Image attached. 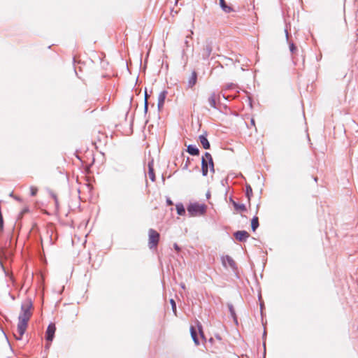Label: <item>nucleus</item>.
<instances>
[{
  "label": "nucleus",
  "instance_id": "nucleus-1",
  "mask_svg": "<svg viewBox=\"0 0 358 358\" xmlns=\"http://www.w3.org/2000/svg\"><path fill=\"white\" fill-rule=\"evenodd\" d=\"M32 308L33 303L31 299L29 298L26 299L21 304L17 324L18 336L15 334V337L17 340H21L22 336L26 331L28 326V322L32 316Z\"/></svg>",
  "mask_w": 358,
  "mask_h": 358
},
{
  "label": "nucleus",
  "instance_id": "nucleus-2",
  "mask_svg": "<svg viewBox=\"0 0 358 358\" xmlns=\"http://www.w3.org/2000/svg\"><path fill=\"white\" fill-rule=\"evenodd\" d=\"M206 206L205 204H199L198 203H190L187 209L191 216L201 215L206 211Z\"/></svg>",
  "mask_w": 358,
  "mask_h": 358
},
{
  "label": "nucleus",
  "instance_id": "nucleus-3",
  "mask_svg": "<svg viewBox=\"0 0 358 358\" xmlns=\"http://www.w3.org/2000/svg\"><path fill=\"white\" fill-rule=\"evenodd\" d=\"M148 247L150 249L155 248L157 247L160 234L156 230L150 229L148 231Z\"/></svg>",
  "mask_w": 358,
  "mask_h": 358
},
{
  "label": "nucleus",
  "instance_id": "nucleus-4",
  "mask_svg": "<svg viewBox=\"0 0 358 358\" xmlns=\"http://www.w3.org/2000/svg\"><path fill=\"white\" fill-rule=\"evenodd\" d=\"M55 324L52 322L50 323L45 331V340L47 342L51 343L53 341L55 338Z\"/></svg>",
  "mask_w": 358,
  "mask_h": 358
},
{
  "label": "nucleus",
  "instance_id": "nucleus-5",
  "mask_svg": "<svg viewBox=\"0 0 358 358\" xmlns=\"http://www.w3.org/2000/svg\"><path fill=\"white\" fill-rule=\"evenodd\" d=\"M222 263L224 267H227V264H228L233 271H235L237 270V266L235 261L229 255L222 257Z\"/></svg>",
  "mask_w": 358,
  "mask_h": 358
},
{
  "label": "nucleus",
  "instance_id": "nucleus-6",
  "mask_svg": "<svg viewBox=\"0 0 358 358\" xmlns=\"http://www.w3.org/2000/svg\"><path fill=\"white\" fill-rule=\"evenodd\" d=\"M213 51L212 42L207 41L202 50V59L203 60L208 59L210 56Z\"/></svg>",
  "mask_w": 358,
  "mask_h": 358
},
{
  "label": "nucleus",
  "instance_id": "nucleus-7",
  "mask_svg": "<svg viewBox=\"0 0 358 358\" xmlns=\"http://www.w3.org/2000/svg\"><path fill=\"white\" fill-rule=\"evenodd\" d=\"M234 236L236 240L240 242H245L248 238L250 236V234L248 231L245 230L236 231L234 233Z\"/></svg>",
  "mask_w": 358,
  "mask_h": 358
},
{
  "label": "nucleus",
  "instance_id": "nucleus-8",
  "mask_svg": "<svg viewBox=\"0 0 358 358\" xmlns=\"http://www.w3.org/2000/svg\"><path fill=\"white\" fill-rule=\"evenodd\" d=\"M201 144L205 150L210 148V144L207 138V131H204L203 134L199 136Z\"/></svg>",
  "mask_w": 358,
  "mask_h": 358
},
{
  "label": "nucleus",
  "instance_id": "nucleus-9",
  "mask_svg": "<svg viewBox=\"0 0 358 358\" xmlns=\"http://www.w3.org/2000/svg\"><path fill=\"white\" fill-rule=\"evenodd\" d=\"M201 172L203 176H206L208 173V159L205 157V154L201 158Z\"/></svg>",
  "mask_w": 358,
  "mask_h": 358
},
{
  "label": "nucleus",
  "instance_id": "nucleus-10",
  "mask_svg": "<svg viewBox=\"0 0 358 358\" xmlns=\"http://www.w3.org/2000/svg\"><path fill=\"white\" fill-rule=\"evenodd\" d=\"M166 95H167L166 90H163L159 93V94L158 96V103H157V107H158L159 110H160L164 106Z\"/></svg>",
  "mask_w": 358,
  "mask_h": 358
},
{
  "label": "nucleus",
  "instance_id": "nucleus-11",
  "mask_svg": "<svg viewBox=\"0 0 358 358\" xmlns=\"http://www.w3.org/2000/svg\"><path fill=\"white\" fill-rule=\"evenodd\" d=\"M187 152L192 156H198L199 155L200 151L199 148L195 145L190 144L187 148Z\"/></svg>",
  "mask_w": 358,
  "mask_h": 358
},
{
  "label": "nucleus",
  "instance_id": "nucleus-12",
  "mask_svg": "<svg viewBox=\"0 0 358 358\" xmlns=\"http://www.w3.org/2000/svg\"><path fill=\"white\" fill-rule=\"evenodd\" d=\"M230 201L231 202L234 208L236 210L240 211V212H245L247 210L246 206L245 204H239L235 201L233 200L232 197L229 198Z\"/></svg>",
  "mask_w": 358,
  "mask_h": 358
},
{
  "label": "nucleus",
  "instance_id": "nucleus-13",
  "mask_svg": "<svg viewBox=\"0 0 358 358\" xmlns=\"http://www.w3.org/2000/svg\"><path fill=\"white\" fill-rule=\"evenodd\" d=\"M197 81V73L195 71H193L190 78L188 80L187 86L189 88H192Z\"/></svg>",
  "mask_w": 358,
  "mask_h": 358
},
{
  "label": "nucleus",
  "instance_id": "nucleus-14",
  "mask_svg": "<svg viewBox=\"0 0 358 358\" xmlns=\"http://www.w3.org/2000/svg\"><path fill=\"white\" fill-rule=\"evenodd\" d=\"M148 166L149 178L151 180V181L154 182L155 181V174L153 168V160H151L150 162H148Z\"/></svg>",
  "mask_w": 358,
  "mask_h": 358
},
{
  "label": "nucleus",
  "instance_id": "nucleus-15",
  "mask_svg": "<svg viewBox=\"0 0 358 358\" xmlns=\"http://www.w3.org/2000/svg\"><path fill=\"white\" fill-rule=\"evenodd\" d=\"M205 157H206V158L208 159V167L210 168V171L212 173H215L214 162H213L212 155L209 152H206Z\"/></svg>",
  "mask_w": 358,
  "mask_h": 358
},
{
  "label": "nucleus",
  "instance_id": "nucleus-16",
  "mask_svg": "<svg viewBox=\"0 0 358 358\" xmlns=\"http://www.w3.org/2000/svg\"><path fill=\"white\" fill-rule=\"evenodd\" d=\"M220 6L221 8L227 13H229L233 11V8L231 6H228L225 1V0H219Z\"/></svg>",
  "mask_w": 358,
  "mask_h": 358
},
{
  "label": "nucleus",
  "instance_id": "nucleus-17",
  "mask_svg": "<svg viewBox=\"0 0 358 358\" xmlns=\"http://www.w3.org/2000/svg\"><path fill=\"white\" fill-rule=\"evenodd\" d=\"M227 307H228V308H229V313H230V314H231V316L232 317V318H233V320H234V322H235L236 324H238L237 316H236V312H235V310H234V306H233L231 303H229L227 304Z\"/></svg>",
  "mask_w": 358,
  "mask_h": 358
},
{
  "label": "nucleus",
  "instance_id": "nucleus-18",
  "mask_svg": "<svg viewBox=\"0 0 358 358\" xmlns=\"http://www.w3.org/2000/svg\"><path fill=\"white\" fill-rule=\"evenodd\" d=\"M208 103L209 105L213 108H217V106H216V94L215 92H213L210 96L208 97Z\"/></svg>",
  "mask_w": 358,
  "mask_h": 358
},
{
  "label": "nucleus",
  "instance_id": "nucleus-19",
  "mask_svg": "<svg viewBox=\"0 0 358 358\" xmlns=\"http://www.w3.org/2000/svg\"><path fill=\"white\" fill-rule=\"evenodd\" d=\"M259 218L257 216H254L251 220V229L252 231H255L256 229L259 227Z\"/></svg>",
  "mask_w": 358,
  "mask_h": 358
},
{
  "label": "nucleus",
  "instance_id": "nucleus-20",
  "mask_svg": "<svg viewBox=\"0 0 358 358\" xmlns=\"http://www.w3.org/2000/svg\"><path fill=\"white\" fill-rule=\"evenodd\" d=\"M190 333H191V336L192 338V340H193L194 343H195L196 345H199V340L196 331L194 329L193 327H191Z\"/></svg>",
  "mask_w": 358,
  "mask_h": 358
},
{
  "label": "nucleus",
  "instance_id": "nucleus-21",
  "mask_svg": "<svg viewBox=\"0 0 358 358\" xmlns=\"http://www.w3.org/2000/svg\"><path fill=\"white\" fill-rule=\"evenodd\" d=\"M176 208L178 215H183L185 213V209L182 203H178L176 205Z\"/></svg>",
  "mask_w": 358,
  "mask_h": 358
},
{
  "label": "nucleus",
  "instance_id": "nucleus-22",
  "mask_svg": "<svg viewBox=\"0 0 358 358\" xmlns=\"http://www.w3.org/2000/svg\"><path fill=\"white\" fill-rule=\"evenodd\" d=\"M245 196L250 201L251 197L252 196V189L250 185H246L245 186Z\"/></svg>",
  "mask_w": 358,
  "mask_h": 358
},
{
  "label": "nucleus",
  "instance_id": "nucleus-23",
  "mask_svg": "<svg viewBox=\"0 0 358 358\" xmlns=\"http://www.w3.org/2000/svg\"><path fill=\"white\" fill-rule=\"evenodd\" d=\"M236 88H238V86L236 84L231 83L226 85L224 90H231Z\"/></svg>",
  "mask_w": 358,
  "mask_h": 358
},
{
  "label": "nucleus",
  "instance_id": "nucleus-24",
  "mask_svg": "<svg viewBox=\"0 0 358 358\" xmlns=\"http://www.w3.org/2000/svg\"><path fill=\"white\" fill-rule=\"evenodd\" d=\"M297 50L296 46L294 43H289V50L293 54Z\"/></svg>",
  "mask_w": 358,
  "mask_h": 358
},
{
  "label": "nucleus",
  "instance_id": "nucleus-25",
  "mask_svg": "<svg viewBox=\"0 0 358 358\" xmlns=\"http://www.w3.org/2000/svg\"><path fill=\"white\" fill-rule=\"evenodd\" d=\"M37 192H38V189L36 187H33V186H31L30 187V194H31V196H36V194H37Z\"/></svg>",
  "mask_w": 358,
  "mask_h": 358
},
{
  "label": "nucleus",
  "instance_id": "nucleus-26",
  "mask_svg": "<svg viewBox=\"0 0 358 358\" xmlns=\"http://www.w3.org/2000/svg\"><path fill=\"white\" fill-rule=\"evenodd\" d=\"M170 303H171V307H172V310H173V312L175 313V314H176V303L175 301H174L173 299H171L170 300Z\"/></svg>",
  "mask_w": 358,
  "mask_h": 358
},
{
  "label": "nucleus",
  "instance_id": "nucleus-27",
  "mask_svg": "<svg viewBox=\"0 0 358 358\" xmlns=\"http://www.w3.org/2000/svg\"><path fill=\"white\" fill-rule=\"evenodd\" d=\"M50 194L55 202V206L57 207L58 206V200H57L56 194L53 192H50Z\"/></svg>",
  "mask_w": 358,
  "mask_h": 358
},
{
  "label": "nucleus",
  "instance_id": "nucleus-28",
  "mask_svg": "<svg viewBox=\"0 0 358 358\" xmlns=\"http://www.w3.org/2000/svg\"><path fill=\"white\" fill-rule=\"evenodd\" d=\"M148 110V101H144V113H147Z\"/></svg>",
  "mask_w": 358,
  "mask_h": 358
},
{
  "label": "nucleus",
  "instance_id": "nucleus-29",
  "mask_svg": "<svg viewBox=\"0 0 358 358\" xmlns=\"http://www.w3.org/2000/svg\"><path fill=\"white\" fill-rule=\"evenodd\" d=\"M198 328H199V334H200L201 337L203 339H205L204 334H203V331H202V327H201V326H199V327H198Z\"/></svg>",
  "mask_w": 358,
  "mask_h": 358
},
{
  "label": "nucleus",
  "instance_id": "nucleus-30",
  "mask_svg": "<svg viewBox=\"0 0 358 358\" xmlns=\"http://www.w3.org/2000/svg\"><path fill=\"white\" fill-rule=\"evenodd\" d=\"M166 204H167L168 206H172V205H173V201H172L171 200V199H170V198H169V197H168V198H166Z\"/></svg>",
  "mask_w": 358,
  "mask_h": 358
},
{
  "label": "nucleus",
  "instance_id": "nucleus-31",
  "mask_svg": "<svg viewBox=\"0 0 358 358\" xmlns=\"http://www.w3.org/2000/svg\"><path fill=\"white\" fill-rule=\"evenodd\" d=\"M173 248L177 252L180 251V248L177 243H174Z\"/></svg>",
  "mask_w": 358,
  "mask_h": 358
},
{
  "label": "nucleus",
  "instance_id": "nucleus-32",
  "mask_svg": "<svg viewBox=\"0 0 358 358\" xmlns=\"http://www.w3.org/2000/svg\"><path fill=\"white\" fill-rule=\"evenodd\" d=\"M149 94H148L147 90H145V101H148Z\"/></svg>",
  "mask_w": 358,
  "mask_h": 358
},
{
  "label": "nucleus",
  "instance_id": "nucleus-33",
  "mask_svg": "<svg viewBox=\"0 0 358 358\" xmlns=\"http://www.w3.org/2000/svg\"><path fill=\"white\" fill-rule=\"evenodd\" d=\"M285 35H286V38L288 41L289 40V35H288V31H287V29H285Z\"/></svg>",
  "mask_w": 358,
  "mask_h": 358
},
{
  "label": "nucleus",
  "instance_id": "nucleus-34",
  "mask_svg": "<svg viewBox=\"0 0 358 358\" xmlns=\"http://www.w3.org/2000/svg\"><path fill=\"white\" fill-rule=\"evenodd\" d=\"M50 342H48V343L45 345V350H48L50 346Z\"/></svg>",
  "mask_w": 358,
  "mask_h": 358
},
{
  "label": "nucleus",
  "instance_id": "nucleus-35",
  "mask_svg": "<svg viewBox=\"0 0 358 358\" xmlns=\"http://www.w3.org/2000/svg\"><path fill=\"white\" fill-rule=\"evenodd\" d=\"M215 338L217 339H218V340H221L222 339L220 335H215Z\"/></svg>",
  "mask_w": 358,
  "mask_h": 358
},
{
  "label": "nucleus",
  "instance_id": "nucleus-36",
  "mask_svg": "<svg viewBox=\"0 0 358 358\" xmlns=\"http://www.w3.org/2000/svg\"><path fill=\"white\" fill-rule=\"evenodd\" d=\"M187 167H188V164H187V163H186V164H185V166H184L183 169H187Z\"/></svg>",
  "mask_w": 358,
  "mask_h": 358
},
{
  "label": "nucleus",
  "instance_id": "nucleus-37",
  "mask_svg": "<svg viewBox=\"0 0 358 358\" xmlns=\"http://www.w3.org/2000/svg\"><path fill=\"white\" fill-rule=\"evenodd\" d=\"M10 243H11V237L9 238V243H8V246H10Z\"/></svg>",
  "mask_w": 358,
  "mask_h": 358
},
{
  "label": "nucleus",
  "instance_id": "nucleus-38",
  "mask_svg": "<svg viewBox=\"0 0 358 358\" xmlns=\"http://www.w3.org/2000/svg\"><path fill=\"white\" fill-rule=\"evenodd\" d=\"M263 345H264V352H266V343H265V342H264Z\"/></svg>",
  "mask_w": 358,
  "mask_h": 358
},
{
  "label": "nucleus",
  "instance_id": "nucleus-39",
  "mask_svg": "<svg viewBox=\"0 0 358 358\" xmlns=\"http://www.w3.org/2000/svg\"><path fill=\"white\" fill-rule=\"evenodd\" d=\"M251 124H255V120L253 119L251 120Z\"/></svg>",
  "mask_w": 358,
  "mask_h": 358
},
{
  "label": "nucleus",
  "instance_id": "nucleus-40",
  "mask_svg": "<svg viewBox=\"0 0 358 358\" xmlns=\"http://www.w3.org/2000/svg\"><path fill=\"white\" fill-rule=\"evenodd\" d=\"M266 331L264 330V334H263V338H264V336H266Z\"/></svg>",
  "mask_w": 358,
  "mask_h": 358
},
{
  "label": "nucleus",
  "instance_id": "nucleus-41",
  "mask_svg": "<svg viewBox=\"0 0 358 358\" xmlns=\"http://www.w3.org/2000/svg\"><path fill=\"white\" fill-rule=\"evenodd\" d=\"M314 180H315V182H317V177H315V178H314Z\"/></svg>",
  "mask_w": 358,
  "mask_h": 358
},
{
  "label": "nucleus",
  "instance_id": "nucleus-42",
  "mask_svg": "<svg viewBox=\"0 0 358 358\" xmlns=\"http://www.w3.org/2000/svg\"><path fill=\"white\" fill-rule=\"evenodd\" d=\"M206 196H207V197L208 198V197L210 196V193H209V192H208V193L206 194Z\"/></svg>",
  "mask_w": 358,
  "mask_h": 358
},
{
  "label": "nucleus",
  "instance_id": "nucleus-43",
  "mask_svg": "<svg viewBox=\"0 0 358 358\" xmlns=\"http://www.w3.org/2000/svg\"><path fill=\"white\" fill-rule=\"evenodd\" d=\"M185 43L187 45H188V41L186 40Z\"/></svg>",
  "mask_w": 358,
  "mask_h": 358
},
{
  "label": "nucleus",
  "instance_id": "nucleus-44",
  "mask_svg": "<svg viewBox=\"0 0 358 358\" xmlns=\"http://www.w3.org/2000/svg\"><path fill=\"white\" fill-rule=\"evenodd\" d=\"M260 306H261V310L262 311L263 304L261 303Z\"/></svg>",
  "mask_w": 358,
  "mask_h": 358
},
{
  "label": "nucleus",
  "instance_id": "nucleus-45",
  "mask_svg": "<svg viewBox=\"0 0 358 358\" xmlns=\"http://www.w3.org/2000/svg\"><path fill=\"white\" fill-rule=\"evenodd\" d=\"M189 158H187V160L186 163H187V164H188V163H189Z\"/></svg>",
  "mask_w": 358,
  "mask_h": 358
},
{
  "label": "nucleus",
  "instance_id": "nucleus-46",
  "mask_svg": "<svg viewBox=\"0 0 358 358\" xmlns=\"http://www.w3.org/2000/svg\"><path fill=\"white\" fill-rule=\"evenodd\" d=\"M219 65L221 66V68H223V66L219 63Z\"/></svg>",
  "mask_w": 358,
  "mask_h": 358
},
{
  "label": "nucleus",
  "instance_id": "nucleus-47",
  "mask_svg": "<svg viewBox=\"0 0 358 358\" xmlns=\"http://www.w3.org/2000/svg\"><path fill=\"white\" fill-rule=\"evenodd\" d=\"M210 342H213V338H210Z\"/></svg>",
  "mask_w": 358,
  "mask_h": 358
},
{
  "label": "nucleus",
  "instance_id": "nucleus-48",
  "mask_svg": "<svg viewBox=\"0 0 358 358\" xmlns=\"http://www.w3.org/2000/svg\"><path fill=\"white\" fill-rule=\"evenodd\" d=\"M43 358H46V357H43Z\"/></svg>",
  "mask_w": 358,
  "mask_h": 358
}]
</instances>
